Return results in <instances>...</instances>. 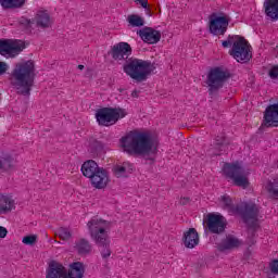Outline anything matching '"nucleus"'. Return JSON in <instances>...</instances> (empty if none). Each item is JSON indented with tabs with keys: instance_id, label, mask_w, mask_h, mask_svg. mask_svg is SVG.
<instances>
[{
	"instance_id": "nucleus-1",
	"label": "nucleus",
	"mask_w": 278,
	"mask_h": 278,
	"mask_svg": "<svg viewBox=\"0 0 278 278\" xmlns=\"http://www.w3.org/2000/svg\"><path fill=\"white\" fill-rule=\"evenodd\" d=\"M9 80L17 94L29 97L36 81V64L34 61L17 62L11 71Z\"/></svg>"
},
{
	"instance_id": "nucleus-2",
	"label": "nucleus",
	"mask_w": 278,
	"mask_h": 278,
	"mask_svg": "<svg viewBox=\"0 0 278 278\" xmlns=\"http://www.w3.org/2000/svg\"><path fill=\"white\" fill-rule=\"evenodd\" d=\"M121 147L128 155H149L153 151V139L147 132L131 130L121 138Z\"/></svg>"
},
{
	"instance_id": "nucleus-3",
	"label": "nucleus",
	"mask_w": 278,
	"mask_h": 278,
	"mask_svg": "<svg viewBox=\"0 0 278 278\" xmlns=\"http://www.w3.org/2000/svg\"><path fill=\"white\" fill-rule=\"evenodd\" d=\"M110 222L94 216L87 223V228L91 240L98 244V247H103L101 255L103 260H108L112 255V250H110V240L108 239V232L110 231Z\"/></svg>"
},
{
	"instance_id": "nucleus-4",
	"label": "nucleus",
	"mask_w": 278,
	"mask_h": 278,
	"mask_svg": "<svg viewBox=\"0 0 278 278\" xmlns=\"http://www.w3.org/2000/svg\"><path fill=\"white\" fill-rule=\"evenodd\" d=\"M153 71L155 65L151 61L141 59H129L124 65V73L138 83L147 81Z\"/></svg>"
},
{
	"instance_id": "nucleus-5",
	"label": "nucleus",
	"mask_w": 278,
	"mask_h": 278,
	"mask_svg": "<svg viewBox=\"0 0 278 278\" xmlns=\"http://www.w3.org/2000/svg\"><path fill=\"white\" fill-rule=\"evenodd\" d=\"M125 116H127V110L122 108H102L96 112V121L102 127H112Z\"/></svg>"
},
{
	"instance_id": "nucleus-6",
	"label": "nucleus",
	"mask_w": 278,
	"mask_h": 278,
	"mask_svg": "<svg viewBox=\"0 0 278 278\" xmlns=\"http://www.w3.org/2000/svg\"><path fill=\"white\" fill-rule=\"evenodd\" d=\"M229 77H231L229 71L224 70L223 67L212 68L206 76V85L210 96L212 97L215 92H218V90L225 86V81H227Z\"/></svg>"
},
{
	"instance_id": "nucleus-7",
	"label": "nucleus",
	"mask_w": 278,
	"mask_h": 278,
	"mask_svg": "<svg viewBox=\"0 0 278 278\" xmlns=\"http://www.w3.org/2000/svg\"><path fill=\"white\" fill-rule=\"evenodd\" d=\"M235 212L242 216L245 225H248L251 229H255L257 227V223H260V206L255 203H243L241 205H237L235 207Z\"/></svg>"
},
{
	"instance_id": "nucleus-8",
	"label": "nucleus",
	"mask_w": 278,
	"mask_h": 278,
	"mask_svg": "<svg viewBox=\"0 0 278 278\" xmlns=\"http://www.w3.org/2000/svg\"><path fill=\"white\" fill-rule=\"evenodd\" d=\"M229 54L231 58H233V60H236V62H239V64H247V62H250L251 58H253L251 45H249L247 39L240 36L233 42Z\"/></svg>"
},
{
	"instance_id": "nucleus-9",
	"label": "nucleus",
	"mask_w": 278,
	"mask_h": 278,
	"mask_svg": "<svg viewBox=\"0 0 278 278\" xmlns=\"http://www.w3.org/2000/svg\"><path fill=\"white\" fill-rule=\"evenodd\" d=\"M223 170L226 177L230 179L235 186H238L239 188H249V178H247L244 168L240 166V163H225Z\"/></svg>"
},
{
	"instance_id": "nucleus-10",
	"label": "nucleus",
	"mask_w": 278,
	"mask_h": 278,
	"mask_svg": "<svg viewBox=\"0 0 278 278\" xmlns=\"http://www.w3.org/2000/svg\"><path fill=\"white\" fill-rule=\"evenodd\" d=\"M25 51V42L14 39H0V55L3 58H18Z\"/></svg>"
},
{
	"instance_id": "nucleus-11",
	"label": "nucleus",
	"mask_w": 278,
	"mask_h": 278,
	"mask_svg": "<svg viewBox=\"0 0 278 278\" xmlns=\"http://www.w3.org/2000/svg\"><path fill=\"white\" fill-rule=\"evenodd\" d=\"M229 27V21L225 16L212 14L210 16L208 29L213 36H225Z\"/></svg>"
},
{
	"instance_id": "nucleus-12",
	"label": "nucleus",
	"mask_w": 278,
	"mask_h": 278,
	"mask_svg": "<svg viewBox=\"0 0 278 278\" xmlns=\"http://www.w3.org/2000/svg\"><path fill=\"white\" fill-rule=\"evenodd\" d=\"M132 49L131 46L128 42L121 41L118 43H115L111 49V56L113 60H127L129 55H131Z\"/></svg>"
},
{
	"instance_id": "nucleus-13",
	"label": "nucleus",
	"mask_w": 278,
	"mask_h": 278,
	"mask_svg": "<svg viewBox=\"0 0 278 278\" xmlns=\"http://www.w3.org/2000/svg\"><path fill=\"white\" fill-rule=\"evenodd\" d=\"M225 217H223V215H208L207 228L211 233H223V231H225Z\"/></svg>"
},
{
	"instance_id": "nucleus-14",
	"label": "nucleus",
	"mask_w": 278,
	"mask_h": 278,
	"mask_svg": "<svg viewBox=\"0 0 278 278\" xmlns=\"http://www.w3.org/2000/svg\"><path fill=\"white\" fill-rule=\"evenodd\" d=\"M139 36L143 42H147V45H157L162 39V33L151 27H146L139 30Z\"/></svg>"
},
{
	"instance_id": "nucleus-15",
	"label": "nucleus",
	"mask_w": 278,
	"mask_h": 278,
	"mask_svg": "<svg viewBox=\"0 0 278 278\" xmlns=\"http://www.w3.org/2000/svg\"><path fill=\"white\" fill-rule=\"evenodd\" d=\"M266 127H278V103L269 104L264 112Z\"/></svg>"
},
{
	"instance_id": "nucleus-16",
	"label": "nucleus",
	"mask_w": 278,
	"mask_h": 278,
	"mask_svg": "<svg viewBox=\"0 0 278 278\" xmlns=\"http://www.w3.org/2000/svg\"><path fill=\"white\" fill-rule=\"evenodd\" d=\"M90 181L93 188H97V190H103V188H106L108 184H110L108 170L101 167L100 170L90 178Z\"/></svg>"
},
{
	"instance_id": "nucleus-17",
	"label": "nucleus",
	"mask_w": 278,
	"mask_h": 278,
	"mask_svg": "<svg viewBox=\"0 0 278 278\" xmlns=\"http://www.w3.org/2000/svg\"><path fill=\"white\" fill-rule=\"evenodd\" d=\"M263 8L265 10V16L271 23H277L278 21V0H265Z\"/></svg>"
},
{
	"instance_id": "nucleus-18",
	"label": "nucleus",
	"mask_w": 278,
	"mask_h": 278,
	"mask_svg": "<svg viewBox=\"0 0 278 278\" xmlns=\"http://www.w3.org/2000/svg\"><path fill=\"white\" fill-rule=\"evenodd\" d=\"M242 245V241L231 235L227 236L220 243H218L217 249L222 253L224 251H231L232 249H238Z\"/></svg>"
},
{
	"instance_id": "nucleus-19",
	"label": "nucleus",
	"mask_w": 278,
	"mask_h": 278,
	"mask_svg": "<svg viewBox=\"0 0 278 278\" xmlns=\"http://www.w3.org/2000/svg\"><path fill=\"white\" fill-rule=\"evenodd\" d=\"M134 173V164L124 162L113 166V175L121 179V177H129Z\"/></svg>"
},
{
	"instance_id": "nucleus-20",
	"label": "nucleus",
	"mask_w": 278,
	"mask_h": 278,
	"mask_svg": "<svg viewBox=\"0 0 278 278\" xmlns=\"http://www.w3.org/2000/svg\"><path fill=\"white\" fill-rule=\"evenodd\" d=\"M182 240L187 249H194L199 244V232L197 229L190 228L184 233Z\"/></svg>"
},
{
	"instance_id": "nucleus-21",
	"label": "nucleus",
	"mask_w": 278,
	"mask_h": 278,
	"mask_svg": "<svg viewBox=\"0 0 278 278\" xmlns=\"http://www.w3.org/2000/svg\"><path fill=\"white\" fill-rule=\"evenodd\" d=\"M102 167H99V164H97V162L89 160L86 161L83 165H81V173L84 175V177H87L88 179H90L93 175H96Z\"/></svg>"
},
{
	"instance_id": "nucleus-22",
	"label": "nucleus",
	"mask_w": 278,
	"mask_h": 278,
	"mask_svg": "<svg viewBox=\"0 0 278 278\" xmlns=\"http://www.w3.org/2000/svg\"><path fill=\"white\" fill-rule=\"evenodd\" d=\"M46 278H68L64 265L51 263Z\"/></svg>"
},
{
	"instance_id": "nucleus-23",
	"label": "nucleus",
	"mask_w": 278,
	"mask_h": 278,
	"mask_svg": "<svg viewBox=\"0 0 278 278\" xmlns=\"http://www.w3.org/2000/svg\"><path fill=\"white\" fill-rule=\"evenodd\" d=\"M35 23L37 27H42L43 29L51 27V15L47 11H38L35 16Z\"/></svg>"
},
{
	"instance_id": "nucleus-24",
	"label": "nucleus",
	"mask_w": 278,
	"mask_h": 278,
	"mask_svg": "<svg viewBox=\"0 0 278 278\" xmlns=\"http://www.w3.org/2000/svg\"><path fill=\"white\" fill-rule=\"evenodd\" d=\"M74 249L77 251L78 255H88L92 251V244L87 239H78L75 241Z\"/></svg>"
},
{
	"instance_id": "nucleus-25",
	"label": "nucleus",
	"mask_w": 278,
	"mask_h": 278,
	"mask_svg": "<svg viewBox=\"0 0 278 278\" xmlns=\"http://www.w3.org/2000/svg\"><path fill=\"white\" fill-rule=\"evenodd\" d=\"M14 210V201L12 197L8 194H0V214H7Z\"/></svg>"
},
{
	"instance_id": "nucleus-26",
	"label": "nucleus",
	"mask_w": 278,
	"mask_h": 278,
	"mask_svg": "<svg viewBox=\"0 0 278 278\" xmlns=\"http://www.w3.org/2000/svg\"><path fill=\"white\" fill-rule=\"evenodd\" d=\"M265 190L267 191L269 199L278 201V176L267 182Z\"/></svg>"
},
{
	"instance_id": "nucleus-27",
	"label": "nucleus",
	"mask_w": 278,
	"mask_h": 278,
	"mask_svg": "<svg viewBox=\"0 0 278 278\" xmlns=\"http://www.w3.org/2000/svg\"><path fill=\"white\" fill-rule=\"evenodd\" d=\"M70 278H81L84 277V264L76 262L73 263L68 271Z\"/></svg>"
},
{
	"instance_id": "nucleus-28",
	"label": "nucleus",
	"mask_w": 278,
	"mask_h": 278,
	"mask_svg": "<svg viewBox=\"0 0 278 278\" xmlns=\"http://www.w3.org/2000/svg\"><path fill=\"white\" fill-rule=\"evenodd\" d=\"M0 5L4 10H11L12 8H23L25 0H0Z\"/></svg>"
},
{
	"instance_id": "nucleus-29",
	"label": "nucleus",
	"mask_w": 278,
	"mask_h": 278,
	"mask_svg": "<svg viewBox=\"0 0 278 278\" xmlns=\"http://www.w3.org/2000/svg\"><path fill=\"white\" fill-rule=\"evenodd\" d=\"M127 21L131 27H144V18L138 14H130Z\"/></svg>"
},
{
	"instance_id": "nucleus-30",
	"label": "nucleus",
	"mask_w": 278,
	"mask_h": 278,
	"mask_svg": "<svg viewBox=\"0 0 278 278\" xmlns=\"http://www.w3.org/2000/svg\"><path fill=\"white\" fill-rule=\"evenodd\" d=\"M60 240H71L73 233H71V230L68 228H59L56 231Z\"/></svg>"
},
{
	"instance_id": "nucleus-31",
	"label": "nucleus",
	"mask_w": 278,
	"mask_h": 278,
	"mask_svg": "<svg viewBox=\"0 0 278 278\" xmlns=\"http://www.w3.org/2000/svg\"><path fill=\"white\" fill-rule=\"evenodd\" d=\"M23 244H26V247H34L36 242H38V236L37 235H28L25 236L22 239Z\"/></svg>"
},
{
	"instance_id": "nucleus-32",
	"label": "nucleus",
	"mask_w": 278,
	"mask_h": 278,
	"mask_svg": "<svg viewBox=\"0 0 278 278\" xmlns=\"http://www.w3.org/2000/svg\"><path fill=\"white\" fill-rule=\"evenodd\" d=\"M222 203L227 207L228 210H233V201L231 200V197L228 194L220 197Z\"/></svg>"
},
{
	"instance_id": "nucleus-33",
	"label": "nucleus",
	"mask_w": 278,
	"mask_h": 278,
	"mask_svg": "<svg viewBox=\"0 0 278 278\" xmlns=\"http://www.w3.org/2000/svg\"><path fill=\"white\" fill-rule=\"evenodd\" d=\"M239 37L240 36L238 35L236 36L229 35L227 40L222 41V47H224V49H229V47H231Z\"/></svg>"
},
{
	"instance_id": "nucleus-34",
	"label": "nucleus",
	"mask_w": 278,
	"mask_h": 278,
	"mask_svg": "<svg viewBox=\"0 0 278 278\" xmlns=\"http://www.w3.org/2000/svg\"><path fill=\"white\" fill-rule=\"evenodd\" d=\"M214 144H215V148H217L219 151H223V149L225 148V137L224 136L216 137Z\"/></svg>"
},
{
	"instance_id": "nucleus-35",
	"label": "nucleus",
	"mask_w": 278,
	"mask_h": 278,
	"mask_svg": "<svg viewBox=\"0 0 278 278\" xmlns=\"http://www.w3.org/2000/svg\"><path fill=\"white\" fill-rule=\"evenodd\" d=\"M269 270L273 275H278V260H274L269 263Z\"/></svg>"
},
{
	"instance_id": "nucleus-36",
	"label": "nucleus",
	"mask_w": 278,
	"mask_h": 278,
	"mask_svg": "<svg viewBox=\"0 0 278 278\" xmlns=\"http://www.w3.org/2000/svg\"><path fill=\"white\" fill-rule=\"evenodd\" d=\"M10 70V65L3 61H0V75H5Z\"/></svg>"
},
{
	"instance_id": "nucleus-37",
	"label": "nucleus",
	"mask_w": 278,
	"mask_h": 278,
	"mask_svg": "<svg viewBox=\"0 0 278 278\" xmlns=\"http://www.w3.org/2000/svg\"><path fill=\"white\" fill-rule=\"evenodd\" d=\"M269 77L271 79H277L278 78V65H275L270 68L269 71Z\"/></svg>"
},
{
	"instance_id": "nucleus-38",
	"label": "nucleus",
	"mask_w": 278,
	"mask_h": 278,
	"mask_svg": "<svg viewBox=\"0 0 278 278\" xmlns=\"http://www.w3.org/2000/svg\"><path fill=\"white\" fill-rule=\"evenodd\" d=\"M10 166V161L3 156H0V168H7Z\"/></svg>"
},
{
	"instance_id": "nucleus-39",
	"label": "nucleus",
	"mask_w": 278,
	"mask_h": 278,
	"mask_svg": "<svg viewBox=\"0 0 278 278\" xmlns=\"http://www.w3.org/2000/svg\"><path fill=\"white\" fill-rule=\"evenodd\" d=\"M135 3H137V5H141V8H144V9L149 7L148 0H135Z\"/></svg>"
},
{
	"instance_id": "nucleus-40",
	"label": "nucleus",
	"mask_w": 278,
	"mask_h": 278,
	"mask_svg": "<svg viewBox=\"0 0 278 278\" xmlns=\"http://www.w3.org/2000/svg\"><path fill=\"white\" fill-rule=\"evenodd\" d=\"M8 236V228L0 226V238H5Z\"/></svg>"
},
{
	"instance_id": "nucleus-41",
	"label": "nucleus",
	"mask_w": 278,
	"mask_h": 278,
	"mask_svg": "<svg viewBox=\"0 0 278 278\" xmlns=\"http://www.w3.org/2000/svg\"><path fill=\"white\" fill-rule=\"evenodd\" d=\"M138 94H139V91L138 90H134L131 92V97H134L135 99H138Z\"/></svg>"
},
{
	"instance_id": "nucleus-42",
	"label": "nucleus",
	"mask_w": 278,
	"mask_h": 278,
	"mask_svg": "<svg viewBox=\"0 0 278 278\" xmlns=\"http://www.w3.org/2000/svg\"><path fill=\"white\" fill-rule=\"evenodd\" d=\"M181 203H182V205H186V203H188V198H184Z\"/></svg>"
},
{
	"instance_id": "nucleus-43",
	"label": "nucleus",
	"mask_w": 278,
	"mask_h": 278,
	"mask_svg": "<svg viewBox=\"0 0 278 278\" xmlns=\"http://www.w3.org/2000/svg\"><path fill=\"white\" fill-rule=\"evenodd\" d=\"M79 71H84V65H78Z\"/></svg>"
},
{
	"instance_id": "nucleus-44",
	"label": "nucleus",
	"mask_w": 278,
	"mask_h": 278,
	"mask_svg": "<svg viewBox=\"0 0 278 278\" xmlns=\"http://www.w3.org/2000/svg\"><path fill=\"white\" fill-rule=\"evenodd\" d=\"M25 23H27V25H29L30 21L29 20H25Z\"/></svg>"
}]
</instances>
